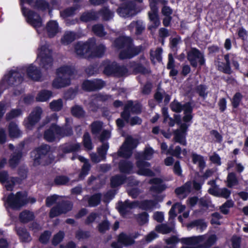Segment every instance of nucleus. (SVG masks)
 <instances>
[{
    "instance_id": "680f3d73",
    "label": "nucleus",
    "mask_w": 248,
    "mask_h": 248,
    "mask_svg": "<svg viewBox=\"0 0 248 248\" xmlns=\"http://www.w3.org/2000/svg\"><path fill=\"white\" fill-rule=\"evenodd\" d=\"M221 65L218 66V70L227 74H231L232 70L231 67V62H221Z\"/></svg>"
},
{
    "instance_id": "1a4fd4ad",
    "label": "nucleus",
    "mask_w": 248,
    "mask_h": 248,
    "mask_svg": "<svg viewBox=\"0 0 248 248\" xmlns=\"http://www.w3.org/2000/svg\"><path fill=\"white\" fill-rule=\"evenodd\" d=\"M50 146L47 144H43L36 150V154L34 159V165H45L50 163L49 158Z\"/></svg>"
},
{
    "instance_id": "5701e85b",
    "label": "nucleus",
    "mask_w": 248,
    "mask_h": 248,
    "mask_svg": "<svg viewBox=\"0 0 248 248\" xmlns=\"http://www.w3.org/2000/svg\"><path fill=\"white\" fill-rule=\"evenodd\" d=\"M26 70L28 77L33 80L38 81L41 78L40 70L35 66L31 64Z\"/></svg>"
},
{
    "instance_id": "a19ab883",
    "label": "nucleus",
    "mask_w": 248,
    "mask_h": 248,
    "mask_svg": "<svg viewBox=\"0 0 248 248\" xmlns=\"http://www.w3.org/2000/svg\"><path fill=\"white\" fill-rule=\"evenodd\" d=\"M102 194L100 193L94 194L89 198L88 203L91 207H95L100 203Z\"/></svg>"
},
{
    "instance_id": "de8ad7c7",
    "label": "nucleus",
    "mask_w": 248,
    "mask_h": 248,
    "mask_svg": "<svg viewBox=\"0 0 248 248\" xmlns=\"http://www.w3.org/2000/svg\"><path fill=\"white\" fill-rule=\"evenodd\" d=\"M233 205L234 202L232 200H227L220 206V211L223 215H228L230 211L229 208L232 207Z\"/></svg>"
},
{
    "instance_id": "13d9d810",
    "label": "nucleus",
    "mask_w": 248,
    "mask_h": 248,
    "mask_svg": "<svg viewBox=\"0 0 248 248\" xmlns=\"http://www.w3.org/2000/svg\"><path fill=\"white\" fill-rule=\"evenodd\" d=\"M201 236H193L182 239V243L187 245H195L199 243Z\"/></svg>"
},
{
    "instance_id": "20e7f679",
    "label": "nucleus",
    "mask_w": 248,
    "mask_h": 248,
    "mask_svg": "<svg viewBox=\"0 0 248 248\" xmlns=\"http://www.w3.org/2000/svg\"><path fill=\"white\" fill-rule=\"evenodd\" d=\"M61 197L57 195L48 197L46 199V205L51 206L54 203L58 202L57 205L54 206L50 211L49 217L53 218L62 214H65L71 210L72 205L70 202L61 201Z\"/></svg>"
},
{
    "instance_id": "f704fd0d",
    "label": "nucleus",
    "mask_w": 248,
    "mask_h": 248,
    "mask_svg": "<svg viewBox=\"0 0 248 248\" xmlns=\"http://www.w3.org/2000/svg\"><path fill=\"white\" fill-rule=\"evenodd\" d=\"M16 230L17 235L22 242H27L31 240V236L27 230L23 227H16Z\"/></svg>"
},
{
    "instance_id": "4d7b16f0",
    "label": "nucleus",
    "mask_w": 248,
    "mask_h": 248,
    "mask_svg": "<svg viewBox=\"0 0 248 248\" xmlns=\"http://www.w3.org/2000/svg\"><path fill=\"white\" fill-rule=\"evenodd\" d=\"M187 227L193 228L195 227H199L201 229H205L207 227L206 223L201 219L194 220L187 224Z\"/></svg>"
},
{
    "instance_id": "473e14b6",
    "label": "nucleus",
    "mask_w": 248,
    "mask_h": 248,
    "mask_svg": "<svg viewBox=\"0 0 248 248\" xmlns=\"http://www.w3.org/2000/svg\"><path fill=\"white\" fill-rule=\"evenodd\" d=\"M76 38V33L71 31H66L61 38V43L64 45L68 44L74 41Z\"/></svg>"
},
{
    "instance_id": "69168bd1",
    "label": "nucleus",
    "mask_w": 248,
    "mask_h": 248,
    "mask_svg": "<svg viewBox=\"0 0 248 248\" xmlns=\"http://www.w3.org/2000/svg\"><path fill=\"white\" fill-rule=\"evenodd\" d=\"M88 108L90 111L95 113L99 109L100 106L98 104L97 101L93 98L89 102Z\"/></svg>"
},
{
    "instance_id": "393cba45",
    "label": "nucleus",
    "mask_w": 248,
    "mask_h": 248,
    "mask_svg": "<svg viewBox=\"0 0 248 248\" xmlns=\"http://www.w3.org/2000/svg\"><path fill=\"white\" fill-rule=\"evenodd\" d=\"M78 160L83 163V165L82 167L81 171L78 174V179L80 178H84L87 174L91 169V164L89 161L86 159L83 156L78 155Z\"/></svg>"
},
{
    "instance_id": "2f4dec72",
    "label": "nucleus",
    "mask_w": 248,
    "mask_h": 248,
    "mask_svg": "<svg viewBox=\"0 0 248 248\" xmlns=\"http://www.w3.org/2000/svg\"><path fill=\"white\" fill-rule=\"evenodd\" d=\"M100 67V65H99L98 62H95L87 66L84 71L88 77H91L98 74Z\"/></svg>"
},
{
    "instance_id": "f8f14e48",
    "label": "nucleus",
    "mask_w": 248,
    "mask_h": 248,
    "mask_svg": "<svg viewBox=\"0 0 248 248\" xmlns=\"http://www.w3.org/2000/svg\"><path fill=\"white\" fill-rule=\"evenodd\" d=\"M158 0H149V6L151 11L148 12L150 20L153 24L149 26V30L157 28L160 24L158 14V8L157 7Z\"/></svg>"
},
{
    "instance_id": "a211bd4d",
    "label": "nucleus",
    "mask_w": 248,
    "mask_h": 248,
    "mask_svg": "<svg viewBox=\"0 0 248 248\" xmlns=\"http://www.w3.org/2000/svg\"><path fill=\"white\" fill-rule=\"evenodd\" d=\"M118 168L122 174H131L133 173L134 164L129 160L121 159L118 164Z\"/></svg>"
},
{
    "instance_id": "9b49d317",
    "label": "nucleus",
    "mask_w": 248,
    "mask_h": 248,
    "mask_svg": "<svg viewBox=\"0 0 248 248\" xmlns=\"http://www.w3.org/2000/svg\"><path fill=\"white\" fill-rule=\"evenodd\" d=\"M187 59L193 68H196L198 66L197 60L200 66H203L205 64L204 54L196 47L191 48L187 52Z\"/></svg>"
},
{
    "instance_id": "6e6552de",
    "label": "nucleus",
    "mask_w": 248,
    "mask_h": 248,
    "mask_svg": "<svg viewBox=\"0 0 248 248\" xmlns=\"http://www.w3.org/2000/svg\"><path fill=\"white\" fill-rule=\"evenodd\" d=\"M23 81V75L17 70H11L4 76L2 82L0 83V95L6 88V84L9 86L19 85Z\"/></svg>"
},
{
    "instance_id": "423d86ee",
    "label": "nucleus",
    "mask_w": 248,
    "mask_h": 248,
    "mask_svg": "<svg viewBox=\"0 0 248 248\" xmlns=\"http://www.w3.org/2000/svg\"><path fill=\"white\" fill-rule=\"evenodd\" d=\"M37 59L43 68L46 69L51 68L53 63L52 50L48 44H41L38 48Z\"/></svg>"
},
{
    "instance_id": "864d4df0",
    "label": "nucleus",
    "mask_w": 248,
    "mask_h": 248,
    "mask_svg": "<svg viewBox=\"0 0 248 248\" xmlns=\"http://www.w3.org/2000/svg\"><path fill=\"white\" fill-rule=\"evenodd\" d=\"M92 31L96 36L100 37H103L106 34L104 26L102 24L93 25L92 27Z\"/></svg>"
},
{
    "instance_id": "0e129e2a",
    "label": "nucleus",
    "mask_w": 248,
    "mask_h": 248,
    "mask_svg": "<svg viewBox=\"0 0 248 248\" xmlns=\"http://www.w3.org/2000/svg\"><path fill=\"white\" fill-rule=\"evenodd\" d=\"M64 236V233L62 231H60L55 234L52 240L53 245L56 246L62 241Z\"/></svg>"
},
{
    "instance_id": "6e6d98bb",
    "label": "nucleus",
    "mask_w": 248,
    "mask_h": 248,
    "mask_svg": "<svg viewBox=\"0 0 248 248\" xmlns=\"http://www.w3.org/2000/svg\"><path fill=\"white\" fill-rule=\"evenodd\" d=\"M128 72V69L124 65H119L116 62L114 76L122 77L125 75Z\"/></svg>"
},
{
    "instance_id": "e2e57ef3",
    "label": "nucleus",
    "mask_w": 248,
    "mask_h": 248,
    "mask_svg": "<svg viewBox=\"0 0 248 248\" xmlns=\"http://www.w3.org/2000/svg\"><path fill=\"white\" fill-rule=\"evenodd\" d=\"M22 114V111L20 109H14L6 115L5 119L7 121H10L13 119Z\"/></svg>"
},
{
    "instance_id": "cd10ccee",
    "label": "nucleus",
    "mask_w": 248,
    "mask_h": 248,
    "mask_svg": "<svg viewBox=\"0 0 248 248\" xmlns=\"http://www.w3.org/2000/svg\"><path fill=\"white\" fill-rule=\"evenodd\" d=\"M46 29L48 36L50 38L54 37L59 32L58 25L55 21L48 22Z\"/></svg>"
},
{
    "instance_id": "f3484780",
    "label": "nucleus",
    "mask_w": 248,
    "mask_h": 248,
    "mask_svg": "<svg viewBox=\"0 0 248 248\" xmlns=\"http://www.w3.org/2000/svg\"><path fill=\"white\" fill-rule=\"evenodd\" d=\"M134 1L129 0L123 3L117 9V12L122 16H128L136 8Z\"/></svg>"
},
{
    "instance_id": "a878e982",
    "label": "nucleus",
    "mask_w": 248,
    "mask_h": 248,
    "mask_svg": "<svg viewBox=\"0 0 248 248\" xmlns=\"http://www.w3.org/2000/svg\"><path fill=\"white\" fill-rule=\"evenodd\" d=\"M191 104L190 102H187L184 104L182 105L180 102H178L176 99H174L170 104V107L171 110L176 113H180L182 110L186 109L185 106H190Z\"/></svg>"
},
{
    "instance_id": "c9c22d12",
    "label": "nucleus",
    "mask_w": 248,
    "mask_h": 248,
    "mask_svg": "<svg viewBox=\"0 0 248 248\" xmlns=\"http://www.w3.org/2000/svg\"><path fill=\"white\" fill-rule=\"evenodd\" d=\"M69 120L68 118L66 119V124L63 127L59 126V136L63 137L64 136H68L73 134V130L71 126L68 124Z\"/></svg>"
},
{
    "instance_id": "58836bf2",
    "label": "nucleus",
    "mask_w": 248,
    "mask_h": 248,
    "mask_svg": "<svg viewBox=\"0 0 248 248\" xmlns=\"http://www.w3.org/2000/svg\"><path fill=\"white\" fill-rule=\"evenodd\" d=\"M185 108L186 109L184 111V116L183 117V121L185 122L184 123H186L190 122L193 119V107L191 104L190 106H185Z\"/></svg>"
},
{
    "instance_id": "7c9ffc66",
    "label": "nucleus",
    "mask_w": 248,
    "mask_h": 248,
    "mask_svg": "<svg viewBox=\"0 0 248 248\" xmlns=\"http://www.w3.org/2000/svg\"><path fill=\"white\" fill-rule=\"evenodd\" d=\"M34 218V215L32 212L29 210H24L21 212L19 216L20 221L23 223H27L32 220Z\"/></svg>"
},
{
    "instance_id": "6ab92c4d",
    "label": "nucleus",
    "mask_w": 248,
    "mask_h": 248,
    "mask_svg": "<svg viewBox=\"0 0 248 248\" xmlns=\"http://www.w3.org/2000/svg\"><path fill=\"white\" fill-rule=\"evenodd\" d=\"M116 62H111L108 60H105L100 64L101 67H103V73L108 77L114 76Z\"/></svg>"
},
{
    "instance_id": "4c0bfd02",
    "label": "nucleus",
    "mask_w": 248,
    "mask_h": 248,
    "mask_svg": "<svg viewBox=\"0 0 248 248\" xmlns=\"http://www.w3.org/2000/svg\"><path fill=\"white\" fill-rule=\"evenodd\" d=\"M227 183V186L229 188H232L238 184V180L235 172H231L228 174Z\"/></svg>"
},
{
    "instance_id": "a18cd8bd",
    "label": "nucleus",
    "mask_w": 248,
    "mask_h": 248,
    "mask_svg": "<svg viewBox=\"0 0 248 248\" xmlns=\"http://www.w3.org/2000/svg\"><path fill=\"white\" fill-rule=\"evenodd\" d=\"M83 143L85 148L88 150H92L93 146L91 136L88 132H85L83 135Z\"/></svg>"
},
{
    "instance_id": "b1692460",
    "label": "nucleus",
    "mask_w": 248,
    "mask_h": 248,
    "mask_svg": "<svg viewBox=\"0 0 248 248\" xmlns=\"http://www.w3.org/2000/svg\"><path fill=\"white\" fill-rule=\"evenodd\" d=\"M162 182V180L159 178H154L151 179L149 181V183L150 184H154L155 185L151 187L150 190L157 193H161L162 191L165 190L166 187L165 185L161 184Z\"/></svg>"
},
{
    "instance_id": "39448f33",
    "label": "nucleus",
    "mask_w": 248,
    "mask_h": 248,
    "mask_svg": "<svg viewBox=\"0 0 248 248\" xmlns=\"http://www.w3.org/2000/svg\"><path fill=\"white\" fill-rule=\"evenodd\" d=\"M75 71L72 66L64 65L58 68L57 70L58 77L53 81V87L59 89L69 86L71 83L69 78Z\"/></svg>"
},
{
    "instance_id": "c85d7f7f",
    "label": "nucleus",
    "mask_w": 248,
    "mask_h": 248,
    "mask_svg": "<svg viewBox=\"0 0 248 248\" xmlns=\"http://www.w3.org/2000/svg\"><path fill=\"white\" fill-rule=\"evenodd\" d=\"M8 128L9 136L11 138H17L20 136L21 132L15 123H10Z\"/></svg>"
},
{
    "instance_id": "79ce46f5",
    "label": "nucleus",
    "mask_w": 248,
    "mask_h": 248,
    "mask_svg": "<svg viewBox=\"0 0 248 248\" xmlns=\"http://www.w3.org/2000/svg\"><path fill=\"white\" fill-rule=\"evenodd\" d=\"M134 62V64L132 65L134 71L136 74H141L142 75H145L147 74H149L150 73V70H149L147 69L144 66H143L140 63H136Z\"/></svg>"
},
{
    "instance_id": "ea45409f",
    "label": "nucleus",
    "mask_w": 248,
    "mask_h": 248,
    "mask_svg": "<svg viewBox=\"0 0 248 248\" xmlns=\"http://www.w3.org/2000/svg\"><path fill=\"white\" fill-rule=\"evenodd\" d=\"M52 95L50 91L44 90L40 91L37 94L36 99L38 101L44 102L48 100Z\"/></svg>"
},
{
    "instance_id": "9d476101",
    "label": "nucleus",
    "mask_w": 248,
    "mask_h": 248,
    "mask_svg": "<svg viewBox=\"0 0 248 248\" xmlns=\"http://www.w3.org/2000/svg\"><path fill=\"white\" fill-rule=\"evenodd\" d=\"M142 106L140 103L137 102L134 104L132 100H128L125 104L124 110L121 113V117L128 123L130 117V112L139 114L141 112Z\"/></svg>"
},
{
    "instance_id": "603ef678",
    "label": "nucleus",
    "mask_w": 248,
    "mask_h": 248,
    "mask_svg": "<svg viewBox=\"0 0 248 248\" xmlns=\"http://www.w3.org/2000/svg\"><path fill=\"white\" fill-rule=\"evenodd\" d=\"M63 107V101L62 99L52 101L49 104L50 108L55 111L61 110Z\"/></svg>"
},
{
    "instance_id": "0eeeda50",
    "label": "nucleus",
    "mask_w": 248,
    "mask_h": 248,
    "mask_svg": "<svg viewBox=\"0 0 248 248\" xmlns=\"http://www.w3.org/2000/svg\"><path fill=\"white\" fill-rule=\"evenodd\" d=\"M5 204L14 209H19L26 204L29 201L27 195L25 192H18L15 195L13 193L9 194L4 201Z\"/></svg>"
},
{
    "instance_id": "412c9836",
    "label": "nucleus",
    "mask_w": 248,
    "mask_h": 248,
    "mask_svg": "<svg viewBox=\"0 0 248 248\" xmlns=\"http://www.w3.org/2000/svg\"><path fill=\"white\" fill-rule=\"evenodd\" d=\"M132 177H127L125 175L116 174L110 178V184L111 188L117 187L124 184L127 180H130Z\"/></svg>"
},
{
    "instance_id": "09e8293b",
    "label": "nucleus",
    "mask_w": 248,
    "mask_h": 248,
    "mask_svg": "<svg viewBox=\"0 0 248 248\" xmlns=\"http://www.w3.org/2000/svg\"><path fill=\"white\" fill-rule=\"evenodd\" d=\"M135 218L139 224L142 226L148 222L149 215L147 212H143L137 215Z\"/></svg>"
},
{
    "instance_id": "338daca9",
    "label": "nucleus",
    "mask_w": 248,
    "mask_h": 248,
    "mask_svg": "<svg viewBox=\"0 0 248 248\" xmlns=\"http://www.w3.org/2000/svg\"><path fill=\"white\" fill-rule=\"evenodd\" d=\"M76 8L75 7H70L61 12V16L63 18H67L72 16L75 14Z\"/></svg>"
},
{
    "instance_id": "49530a36",
    "label": "nucleus",
    "mask_w": 248,
    "mask_h": 248,
    "mask_svg": "<svg viewBox=\"0 0 248 248\" xmlns=\"http://www.w3.org/2000/svg\"><path fill=\"white\" fill-rule=\"evenodd\" d=\"M96 12L98 18L99 16H101L104 20H108L111 18V12L107 7L102 8L99 11H96Z\"/></svg>"
},
{
    "instance_id": "052dcab7",
    "label": "nucleus",
    "mask_w": 248,
    "mask_h": 248,
    "mask_svg": "<svg viewBox=\"0 0 248 248\" xmlns=\"http://www.w3.org/2000/svg\"><path fill=\"white\" fill-rule=\"evenodd\" d=\"M109 148L108 142L103 143L102 145L97 148V152L99 156L102 158H106L107 151Z\"/></svg>"
},
{
    "instance_id": "37998d69",
    "label": "nucleus",
    "mask_w": 248,
    "mask_h": 248,
    "mask_svg": "<svg viewBox=\"0 0 248 248\" xmlns=\"http://www.w3.org/2000/svg\"><path fill=\"white\" fill-rule=\"evenodd\" d=\"M243 99V95L240 92L236 93L230 99L231 101L232 106L233 109L238 108L242 100Z\"/></svg>"
},
{
    "instance_id": "3c124183",
    "label": "nucleus",
    "mask_w": 248,
    "mask_h": 248,
    "mask_svg": "<svg viewBox=\"0 0 248 248\" xmlns=\"http://www.w3.org/2000/svg\"><path fill=\"white\" fill-rule=\"evenodd\" d=\"M207 89V87L205 85L200 84L195 88V91L200 96L205 99L208 94V92H206Z\"/></svg>"
},
{
    "instance_id": "4468645a",
    "label": "nucleus",
    "mask_w": 248,
    "mask_h": 248,
    "mask_svg": "<svg viewBox=\"0 0 248 248\" xmlns=\"http://www.w3.org/2000/svg\"><path fill=\"white\" fill-rule=\"evenodd\" d=\"M105 85L106 83L104 80L95 78L93 80H85L82 83V88L87 92H94L102 89Z\"/></svg>"
},
{
    "instance_id": "4be33fe9",
    "label": "nucleus",
    "mask_w": 248,
    "mask_h": 248,
    "mask_svg": "<svg viewBox=\"0 0 248 248\" xmlns=\"http://www.w3.org/2000/svg\"><path fill=\"white\" fill-rule=\"evenodd\" d=\"M22 156V150L21 148H16L15 151L11 155L9 160V166L15 169L19 164Z\"/></svg>"
},
{
    "instance_id": "c03bdc74",
    "label": "nucleus",
    "mask_w": 248,
    "mask_h": 248,
    "mask_svg": "<svg viewBox=\"0 0 248 248\" xmlns=\"http://www.w3.org/2000/svg\"><path fill=\"white\" fill-rule=\"evenodd\" d=\"M78 149V144H66L62 146L60 150L63 154L69 153H74Z\"/></svg>"
},
{
    "instance_id": "bf43d9fd",
    "label": "nucleus",
    "mask_w": 248,
    "mask_h": 248,
    "mask_svg": "<svg viewBox=\"0 0 248 248\" xmlns=\"http://www.w3.org/2000/svg\"><path fill=\"white\" fill-rule=\"evenodd\" d=\"M110 223L107 219L103 220L97 226L98 230L101 233H104L110 229Z\"/></svg>"
},
{
    "instance_id": "ddd939ff",
    "label": "nucleus",
    "mask_w": 248,
    "mask_h": 248,
    "mask_svg": "<svg viewBox=\"0 0 248 248\" xmlns=\"http://www.w3.org/2000/svg\"><path fill=\"white\" fill-rule=\"evenodd\" d=\"M43 113L42 108L40 107L34 108L24 121L25 126L29 129H32L42 118Z\"/></svg>"
},
{
    "instance_id": "f03ea898",
    "label": "nucleus",
    "mask_w": 248,
    "mask_h": 248,
    "mask_svg": "<svg viewBox=\"0 0 248 248\" xmlns=\"http://www.w3.org/2000/svg\"><path fill=\"white\" fill-rule=\"evenodd\" d=\"M153 154V149L149 147L145 148L143 152L135 155L136 165L138 169L137 173L138 175L148 177L155 176V173L149 168L151 166V163L146 161L152 158Z\"/></svg>"
},
{
    "instance_id": "2eb2a0df",
    "label": "nucleus",
    "mask_w": 248,
    "mask_h": 248,
    "mask_svg": "<svg viewBox=\"0 0 248 248\" xmlns=\"http://www.w3.org/2000/svg\"><path fill=\"white\" fill-rule=\"evenodd\" d=\"M22 11L30 24L36 29L42 26V19L38 14L24 7L22 8Z\"/></svg>"
},
{
    "instance_id": "aec40b11",
    "label": "nucleus",
    "mask_w": 248,
    "mask_h": 248,
    "mask_svg": "<svg viewBox=\"0 0 248 248\" xmlns=\"http://www.w3.org/2000/svg\"><path fill=\"white\" fill-rule=\"evenodd\" d=\"M59 126L52 124L50 127L44 132V139L48 142L53 141L57 137L59 136Z\"/></svg>"
},
{
    "instance_id": "e433bc0d",
    "label": "nucleus",
    "mask_w": 248,
    "mask_h": 248,
    "mask_svg": "<svg viewBox=\"0 0 248 248\" xmlns=\"http://www.w3.org/2000/svg\"><path fill=\"white\" fill-rule=\"evenodd\" d=\"M192 162L193 164L198 163L199 167L201 169H203L206 166V163L203 156L198 155L196 153H192L191 155Z\"/></svg>"
},
{
    "instance_id": "72a5a7b5",
    "label": "nucleus",
    "mask_w": 248,
    "mask_h": 248,
    "mask_svg": "<svg viewBox=\"0 0 248 248\" xmlns=\"http://www.w3.org/2000/svg\"><path fill=\"white\" fill-rule=\"evenodd\" d=\"M157 204V201L153 200H145L140 203L139 208L143 210L152 209Z\"/></svg>"
},
{
    "instance_id": "5fc2aeb1",
    "label": "nucleus",
    "mask_w": 248,
    "mask_h": 248,
    "mask_svg": "<svg viewBox=\"0 0 248 248\" xmlns=\"http://www.w3.org/2000/svg\"><path fill=\"white\" fill-rule=\"evenodd\" d=\"M155 230L158 232L165 234L171 232L173 228L170 227L167 224H161L156 226Z\"/></svg>"
},
{
    "instance_id": "bb28decb",
    "label": "nucleus",
    "mask_w": 248,
    "mask_h": 248,
    "mask_svg": "<svg viewBox=\"0 0 248 248\" xmlns=\"http://www.w3.org/2000/svg\"><path fill=\"white\" fill-rule=\"evenodd\" d=\"M98 19V16L96 11L93 10L83 13L80 17V20L84 22L96 20Z\"/></svg>"
},
{
    "instance_id": "8fccbe9b",
    "label": "nucleus",
    "mask_w": 248,
    "mask_h": 248,
    "mask_svg": "<svg viewBox=\"0 0 248 248\" xmlns=\"http://www.w3.org/2000/svg\"><path fill=\"white\" fill-rule=\"evenodd\" d=\"M103 123L101 121H96L93 122L91 124L92 133L97 135L100 133L102 128Z\"/></svg>"
},
{
    "instance_id": "c756f323",
    "label": "nucleus",
    "mask_w": 248,
    "mask_h": 248,
    "mask_svg": "<svg viewBox=\"0 0 248 248\" xmlns=\"http://www.w3.org/2000/svg\"><path fill=\"white\" fill-rule=\"evenodd\" d=\"M118 241L124 246H131L134 244V238L130 236L127 235L124 232H121L118 237Z\"/></svg>"
},
{
    "instance_id": "f257e3e1",
    "label": "nucleus",
    "mask_w": 248,
    "mask_h": 248,
    "mask_svg": "<svg viewBox=\"0 0 248 248\" xmlns=\"http://www.w3.org/2000/svg\"><path fill=\"white\" fill-rule=\"evenodd\" d=\"M112 45L116 49H122L118 55L119 58L121 60L131 59L144 50L142 45L133 46V41L129 36H119L114 39Z\"/></svg>"
},
{
    "instance_id": "774afa93",
    "label": "nucleus",
    "mask_w": 248,
    "mask_h": 248,
    "mask_svg": "<svg viewBox=\"0 0 248 248\" xmlns=\"http://www.w3.org/2000/svg\"><path fill=\"white\" fill-rule=\"evenodd\" d=\"M232 248H240L241 238L239 236L233 235L231 238Z\"/></svg>"
},
{
    "instance_id": "7ed1b4c3",
    "label": "nucleus",
    "mask_w": 248,
    "mask_h": 248,
    "mask_svg": "<svg viewBox=\"0 0 248 248\" xmlns=\"http://www.w3.org/2000/svg\"><path fill=\"white\" fill-rule=\"evenodd\" d=\"M106 50V47L104 45H96V40L94 38H90L83 43L78 41V51H82V55L88 60L102 58Z\"/></svg>"
},
{
    "instance_id": "dca6fc26",
    "label": "nucleus",
    "mask_w": 248,
    "mask_h": 248,
    "mask_svg": "<svg viewBox=\"0 0 248 248\" xmlns=\"http://www.w3.org/2000/svg\"><path fill=\"white\" fill-rule=\"evenodd\" d=\"M136 146L135 140L131 136L127 137L120 148L121 151L118 152L119 156L125 158L130 157L132 154L130 148Z\"/></svg>"
}]
</instances>
